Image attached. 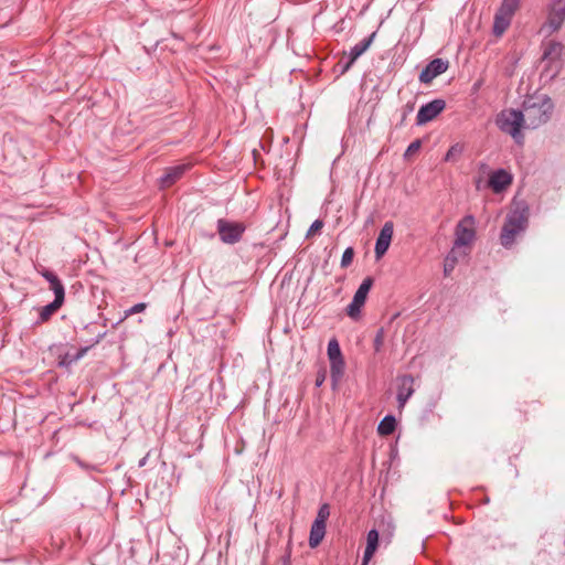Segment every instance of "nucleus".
Here are the masks:
<instances>
[{"mask_svg": "<svg viewBox=\"0 0 565 565\" xmlns=\"http://www.w3.org/2000/svg\"><path fill=\"white\" fill-rule=\"evenodd\" d=\"M554 109L552 99L545 94L526 96L522 104L525 129H535L546 124Z\"/></svg>", "mask_w": 565, "mask_h": 565, "instance_id": "f257e3e1", "label": "nucleus"}, {"mask_svg": "<svg viewBox=\"0 0 565 565\" xmlns=\"http://www.w3.org/2000/svg\"><path fill=\"white\" fill-rule=\"evenodd\" d=\"M529 225V207L526 205L513 209L505 217L500 233V243L504 248H511L516 237L524 233Z\"/></svg>", "mask_w": 565, "mask_h": 565, "instance_id": "f03ea898", "label": "nucleus"}, {"mask_svg": "<svg viewBox=\"0 0 565 565\" xmlns=\"http://www.w3.org/2000/svg\"><path fill=\"white\" fill-rule=\"evenodd\" d=\"M497 126L505 134H509L518 143L523 140L521 128H525L524 118L521 110L504 109L497 117Z\"/></svg>", "mask_w": 565, "mask_h": 565, "instance_id": "7ed1b4c3", "label": "nucleus"}, {"mask_svg": "<svg viewBox=\"0 0 565 565\" xmlns=\"http://www.w3.org/2000/svg\"><path fill=\"white\" fill-rule=\"evenodd\" d=\"M521 0H502L494 15L493 35H502L509 28Z\"/></svg>", "mask_w": 565, "mask_h": 565, "instance_id": "20e7f679", "label": "nucleus"}, {"mask_svg": "<svg viewBox=\"0 0 565 565\" xmlns=\"http://www.w3.org/2000/svg\"><path fill=\"white\" fill-rule=\"evenodd\" d=\"M476 218L468 214L455 227L454 248L470 246L476 239Z\"/></svg>", "mask_w": 565, "mask_h": 565, "instance_id": "39448f33", "label": "nucleus"}, {"mask_svg": "<svg viewBox=\"0 0 565 565\" xmlns=\"http://www.w3.org/2000/svg\"><path fill=\"white\" fill-rule=\"evenodd\" d=\"M565 22V0H552L547 6V18L542 30L557 32Z\"/></svg>", "mask_w": 565, "mask_h": 565, "instance_id": "423d86ee", "label": "nucleus"}, {"mask_svg": "<svg viewBox=\"0 0 565 565\" xmlns=\"http://www.w3.org/2000/svg\"><path fill=\"white\" fill-rule=\"evenodd\" d=\"M373 278L366 277L363 279L361 285L359 286L358 290L355 291L352 301L347 307V315L356 320L361 316V309L364 306L367 294L370 292L372 286H373Z\"/></svg>", "mask_w": 565, "mask_h": 565, "instance_id": "0eeeda50", "label": "nucleus"}, {"mask_svg": "<svg viewBox=\"0 0 565 565\" xmlns=\"http://www.w3.org/2000/svg\"><path fill=\"white\" fill-rule=\"evenodd\" d=\"M245 230V225L239 222H231L225 218H220L217 221L220 239L225 244H235L239 242Z\"/></svg>", "mask_w": 565, "mask_h": 565, "instance_id": "6e6552de", "label": "nucleus"}, {"mask_svg": "<svg viewBox=\"0 0 565 565\" xmlns=\"http://www.w3.org/2000/svg\"><path fill=\"white\" fill-rule=\"evenodd\" d=\"M542 62L545 63L546 68H551L553 66L558 67L561 62V56L564 51V46L561 42L555 40L543 41L542 45Z\"/></svg>", "mask_w": 565, "mask_h": 565, "instance_id": "1a4fd4ad", "label": "nucleus"}, {"mask_svg": "<svg viewBox=\"0 0 565 565\" xmlns=\"http://www.w3.org/2000/svg\"><path fill=\"white\" fill-rule=\"evenodd\" d=\"M445 107L446 102L441 98H436L420 106L416 116V124L422 126L434 120L445 109Z\"/></svg>", "mask_w": 565, "mask_h": 565, "instance_id": "9d476101", "label": "nucleus"}, {"mask_svg": "<svg viewBox=\"0 0 565 565\" xmlns=\"http://www.w3.org/2000/svg\"><path fill=\"white\" fill-rule=\"evenodd\" d=\"M373 40L374 38H364L362 41L350 49L348 60L343 62L342 58L338 63L341 74H344L352 66V64L369 49Z\"/></svg>", "mask_w": 565, "mask_h": 565, "instance_id": "9b49d317", "label": "nucleus"}, {"mask_svg": "<svg viewBox=\"0 0 565 565\" xmlns=\"http://www.w3.org/2000/svg\"><path fill=\"white\" fill-rule=\"evenodd\" d=\"M397 403L398 408H404L407 401L414 394V377L411 374H404L397 377Z\"/></svg>", "mask_w": 565, "mask_h": 565, "instance_id": "f8f14e48", "label": "nucleus"}, {"mask_svg": "<svg viewBox=\"0 0 565 565\" xmlns=\"http://www.w3.org/2000/svg\"><path fill=\"white\" fill-rule=\"evenodd\" d=\"M448 68V62L443 58H434L419 74V81L424 84L430 83L435 77L445 73Z\"/></svg>", "mask_w": 565, "mask_h": 565, "instance_id": "ddd939ff", "label": "nucleus"}, {"mask_svg": "<svg viewBox=\"0 0 565 565\" xmlns=\"http://www.w3.org/2000/svg\"><path fill=\"white\" fill-rule=\"evenodd\" d=\"M393 232L394 225L391 221L386 222L381 228L374 247L376 258H381L387 252L392 241Z\"/></svg>", "mask_w": 565, "mask_h": 565, "instance_id": "4468645a", "label": "nucleus"}, {"mask_svg": "<svg viewBox=\"0 0 565 565\" xmlns=\"http://www.w3.org/2000/svg\"><path fill=\"white\" fill-rule=\"evenodd\" d=\"M190 169V164L183 163L166 169L164 173L160 178V186L169 188L180 180L183 174Z\"/></svg>", "mask_w": 565, "mask_h": 565, "instance_id": "2eb2a0df", "label": "nucleus"}, {"mask_svg": "<svg viewBox=\"0 0 565 565\" xmlns=\"http://www.w3.org/2000/svg\"><path fill=\"white\" fill-rule=\"evenodd\" d=\"M488 183L493 192L499 193L512 183V174L504 169H498L490 174Z\"/></svg>", "mask_w": 565, "mask_h": 565, "instance_id": "dca6fc26", "label": "nucleus"}, {"mask_svg": "<svg viewBox=\"0 0 565 565\" xmlns=\"http://www.w3.org/2000/svg\"><path fill=\"white\" fill-rule=\"evenodd\" d=\"M42 277L50 284V289L54 292V299L64 301L65 289L61 279L47 269L42 271Z\"/></svg>", "mask_w": 565, "mask_h": 565, "instance_id": "f3484780", "label": "nucleus"}, {"mask_svg": "<svg viewBox=\"0 0 565 565\" xmlns=\"http://www.w3.org/2000/svg\"><path fill=\"white\" fill-rule=\"evenodd\" d=\"M326 524L313 521L309 534V546L311 548L317 547L322 542L326 535Z\"/></svg>", "mask_w": 565, "mask_h": 565, "instance_id": "a211bd4d", "label": "nucleus"}, {"mask_svg": "<svg viewBox=\"0 0 565 565\" xmlns=\"http://www.w3.org/2000/svg\"><path fill=\"white\" fill-rule=\"evenodd\" d=\"M377 546H379V532H377V530L372 529L367 532V535H366V547L364 550V555H363V558H365V562L371 561Z\"/></svg>", "mask_w": 565, "mask_h": 565, "instance_id": "6ab92c4d", "label": "nucleus"}, {"mask_svg": "<svg viewBox=\"0 0 565 565\" xmlns=\"http://www.w3.org/2000/svg\"><path fill=\"white\" fill-rule=\"evenodd\" d=\"M63 302L62 300L54 299L51 303L42 307L35 323L41 324L49 321L52 315L62 307Z\"/></svg>", "mask_w": 565, "mask_h": 565, "instance_id": "aec40b11", "label": "nucleus"}, {"mask_svg": "<svg viewBox=\"0 0 565 565\" xmlns=\"http://www.w3.org/2000/svg\"><path fill=\"white\" fill-rule=\"evenodd\" d=\"M345 370L344 359L330 361V375L333 385H335L343 376Z\"/></svg>", "mask_w": 565, "mask_h": 565, "instance_id": "412c9836", "label": "nucleus"}, {"mask_svg": "<svg viewBox=\"0 0 565 565\" xmlns=\"http://www.w3.org/2000/svg\"><path fill=\"white\" fill-rule=\"evenodd\" d=\"M396 427V418L393 415H386L377 426V433L381 436L391 435Z\"/></svg>", "mask_w": 565, "mask_h": 565, "instance_id": "4be33fe9", "label": "nucleus"}, {"mask_svg": "<svg viewBox=\"0 0 565 565\" xmlns=\"http://www.w3.org/2000/svg\"><path fill=\"white\" fill-rule=\"evenodd\" d=\"M456 248H451V250L447 254L444 260V275L447 277L455 269L458 258L456 256Z\"/></svg>", "mask_w": 565, "mask_h": 565, "instance_id": "5701e85b", "label": "nucleus"}, {"mask_svg": "<svg viewBox=\"0 0 565 565\" xmlns=\"http://www.w3.org/2000/svg\"><path fill=\"white\" fill-rule=\"evenodd\" d=\"M329 361L343 359L339 342L337 339H331L327 349Z\"/></svg>", "mask_w": 565, "mask_h": 565, "instance_id": "b1692460", "label": "nucleus"}, {"mask_svg": "<svg viewBox=\"0 0 565 565\" xmlns=\"http://www.w3.org/2000/svg\"><path fill=\"white\" fill-rule=\"evenodd\" d=\"M330 516V507L328 503H323L319 507L315 522L323 523L327 525V520Z\"/></svg>", "mask_w": 565, "mask_h": 565, "instance_id": "393cba45", "label": "nucleus"}, {"mask_svg": "<svg viewBox=\"0 0 565 565\" xmlns=\"http://www.w3.org/2000/svg\"><path fill=\"white\" fill-rule=\"evenodd\" d=\"M146 308H147V303H145V302H139V303L134 305L132 307H130L129 309H127L125 311L124 318H121L116 323V326L119 324L120 322H122L125 319H127L128 317H130L132 315L143 312L146 310Z\"/></svg>", "mask_w": 565, "mask_h": 565, "instance_id": "a878e982", "label": "nucleus"}, {"mask_svg": "<svg viewBox=\"0 0 565 565\" xmlns=\"http://www.w3.org/2000/svg\"><path fill=\"white\" fill-rule=\"evenodd\" d=\"M461 151L462 148L458 143H456L448 149L444 160L446 162L456 161V159L460 156Z\"/></svg>", "mask_w": 565, "mask_h": 565, "instance_id": "bb28decb", "label": "nucleus"}, {"mask_svg": "<svg viewBox=\"0 0 565 565\" xmlns=\"http://www.w3.org/2000/svg\"><path fill=\"white\" fill-rule=\"evenodd\" d=\"M353 257H354L353 247H351V246L347 247L342 254L340 266L342 268L349 267L353 260Z\"/></svg>", "mask_w": 565, "mask_h": 565, "instance_id": "cd10ccee", "label": "nucleus"}, {"mask_svg": "<svg viewBox=\"0 0 565 565\" xmlns=\"http://www.w3.org/2000/svg\"><path fill=\"white\" fill-rule=\"evenodd\" d=\"M383 341H384V330L381 328L376 334H375V338H374V350L375 352H380L382 347H383Z\"/></svg>", "mask_w": 565, "mask_h": 565, "instance_id": "c85d7f7f", "label": "nucleus"}, {"mask_svg": "<svg viewBox=\"0 0 565 565\" xmlns=\"http://www.w3.org/2000/svg\"><path fill=\"white\" fill-rule=\"evenodd\" d=\"M413 110H414V104H412V103H407L405 106H403V108H402V110H401V111H402V114H401V121H399V124H398L399 126H403V125H404V122H405V120H406L407 116H408L411 113H413Z\"/></svg>", "mask_w": 565, "mask_h": 565, "instance_id": "c756f323", "label": "nucleus"}, {"mask_svg": "<svg viewBox=\"0 0 565 565\" xmlns=\"http://www.w3.org/2000/svg\"><path fill=\"white\" fill-rule=\"evenodd\" d=\"M93 347L87 345V347H84V348H81L74 355H72V358L70 359V361L67 362L68 364H72L78 360H81Z\"/></svg>", "mask_w": 565, "mask_h": 565, "instance_id": "7c9ffc66", "label": "nucleus"}, {"mask_svg": "<svg viewBox=\"0 0 565 565\" xmlns=\"http://www.w3.org/2000/svg\"><path fill=\"white\" fill-rule=\"evenodd\" d=\"M420 146H422V141L419 139L414 140L407 147V149L404 153V157L406 158V157L411 156L412 153L418 151L420 149Z\"/></svg>", "mask_w": 565, "mask_h": 565, "instance_id": "2f4dec72", "label": "nucleus"}, {"mask_svg": "<svg viewBox=\"0 0 565 565\" xmlns=\"http://www.w3.org/2000/svg\"><path fill=\"white\" fill-rule=\"evenodd\" d=\"M323 227V222L321 220H316L309 227L307 236L311 235L312 233L321 230Z\"/></svg>", "mask_w": 565, "mask_h": 565, "instance_id": "473e14b6", "label": "nucleus"}, {"mask_svg": "<svg viewBox=\"0 0 565 565\" xmlns=\"http://www.w3.org/2000/svg\"><path fill=\"white\" fill-rule=\"evenodd\" d=\"M324 380H326V373L319 372L316 377V386L320 387L323 384Z\"/></svg>", "mask_w": 565, "mask_h": 565, "instance_id": "72a5a7b5", "label": "nucleus"}, {"mask_svg": "<svg viewBox=\"0 0 565 565\" xmlns=\"http://www.w3.org/2000/svg\"><path fill=\"white\" fill-rule=\"evenodd\" d=\"M106 337V331L97 334V337L92 341L90 347H95Z\"/></svg>", "mask_w": 565, "mask_h": 565, "instance_id": "f704fd0d", "label": "nucleus"}, {"mask_svg": "<svg viewBox=\"0 0 565 565\" xmlns=\"http://www.w3.org/2000/svg\"><path fill=\"white\" fill-rule=\"evenodd\" d=\"M72 358V355L70 354H65V356L63 358V360L61 361V364L62 365H70L67 362L70 361V359Z\"/></svg>", "mask_w": 565, "mask_h": 565, "instance_id": "c9c22d12", "label": "nucleus"}, {"mask_svg": "<svg viewBox=\"0 0 565 565\" xmlns=\"http://www.w3.org/2000/svg\"><path fill=\"white\" fill-rule=\"evenodd\" d=\"M146 461H147V457L142 458L140 461H139V467H142L146 465Z\"/></svg>", "mask_w": 565, "mask_h": 565, "instance_id": "e433bc0d", "label": "nucleus"}, {"mask_svg": "<svg viewBox=\"0 0 565 565\" xmlns=\"http://www.w3.org/2000/svg\"><path fill=\"white\" fill-rule=\"evenodd\" d=\"M78 465L83 468H87L86 463H83L82 461L78 460Z\"/></svg>", "mask_w": 565, "mask_h": 565, "instance_id": "4c0bfd02", "label": "nucleus"}, {"mask_svg": "<svg viewBox=\"0 0 565 565\" xmlns=\"http://www.w3.org/2000/svg\"><path fill=\"white\" fill-rule=\"evenodd\" d=\"M367 564H369V562H365V558H363L361 565H367Z\"/></svg>", "mask_w": 565, "mask_h": 565, "instance_id": "58836bf2", "label": "nucleus"}, {"mask_svg": "<svg viewBox=\"0 0 565 565\" xmlns=\"http://www.w3.org/2000/svg\"><path fill=\"white\" fill-rule=\"evenodd\" d=\"M289 563V557L287 559H285V565H288Z\"/></svg>", "mask_w": 565, "mask_h": 565, "instance_id": "ea45409f", "label": "nucleus"}, {"mask_svg": "<svg viewBox=\"0 0 565 565\" xmlns=\"http://www.w3.org/2000/svg\"><path fill=\"white\" fill-rule=\"evenodd\" d=\"M370 35L375 36L376 35V31L372 32Z\"/></svg>", "mask_w": 565, "mask_h": 565, "instance_id": "a19ab883", "label": "nucleus"}]
</instances>
